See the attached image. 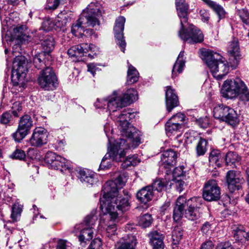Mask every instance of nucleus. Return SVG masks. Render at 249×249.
Instances as JSON below:
<instances>
[{
    "label": "nucleus",
    "instance_id": "f257e3e1",
    "mask_svg": "<svg viewBox=\"0 0 249 249\" xmlns=\"http://www.w3.org/2000/svg\"><path fill=\"white\" fill-rule=\"evenodd\" d=\"M125 174H120L115 179L107 181L102 189V197L100 198V208L104 213V220L109 218L111 221L117 219V210L122 212L129 209L128 200L130 197L127 190L120 191L127 181Z\"/></svg>",
    "mask_w": 249,
    "mask_h": 249
},
{
    "label": "nucleus",
    "instance_id": "f03ea898",
    "mask_svg": "<svg viewBox=\"0 0 249 249\" xmlns=\"http://www.w3.org/2000/svg\"><path fill=\"white\" fill-rule=\"evenodd\" d=\"M131 147L135 146H132V143L130 142V141L128 142L124 139L116 140L112 145L110 147H108V151L103 158L99 169H108L111 166L110 162L107 161V160L109 159L116 162H122L121 166L124 169L131 166H136L140 162L137 155L128 156L124 158L126 151Z\"/></svg>",
    "mask_w": 249,
    "mask_h": 249
},
{
    "label": "nucleus",
    "instance_id": "7ed1b4c3",
    "mask_svg": "<svg viewBox=\"0 0 249 249\" xmlns=\"http://www.w3.org/2000/svg\"><path fill=\"white\" fill-rule=\"evenodd\" d=\"M203 200L200 197H193L187 199L184 196H179L176 201L173 209V218L179 221L183 217L191 221H195L200 217Z\"/></svg>",
    "mask_w": 249,
    "mask_h": 249
},
{
    "label": "nucleus",
    "instance_id": "20e7f679",
    "mask_svg": "<svg viewBox=\"0 0 249 249\" xmlns=\"http://www.w3.org/2000/svg\"><path fill=\"white\" fill-rule=\"evenodd\" d=\"M136 114L132 112L130 108H127L119 112L117 114L112 113L111 118L119 124L121 134L127 138L132 146H138L141 143V132L131 125L129 121L135 118Z\"/></svg>",
    "mask_w": 249,
    "mask_h": 249
},
{
    "label": "nucleus",
    "instance_id": "39448f33",
    "mask_svg": "<svg viewBox=\"0 0 249 249\" xmlns=\"http://www.w3.org/2000/svg\"><path fill=\"white\" fill-rule=\"evenodd\" d=\"M200 57L216 79H221L229 72V66L228 62L223 60V57L219 53L202 49L200 50Z\"/></svg>",
    "mask_w": 249,
    "mask_h": 249
},
{
    "label": "nucleus",
    "instance_id": "423d86ee",
    "mask_svg": "<svg viewBox=\"0 0 249 249\" xmlns=\"http://www.w3.org/2000/svg\"><path fill=\"white\" fill-rule=\"evenodd\" d=\"M20 46L16 44L13 47L12 54L15 56L13 62L11 73V82L14 87H18V91H22L25 83V77L27 71V61L25 56L19 55Z\"/></svg>",
    "mask_w": 249,
    "mask_h": 249
},
{
    "label": "nucleus",
    "instance_id": "0eeeda50",
    "mask_svg": "<svg viewBox=\"0 0 249 249\" xmlns=\"http://www.w3.org/2000/svg\"><path fill=\"white\" fill-rule=\"evenodd\" d=\"M137 99V91L134 89H131L123 94H119L114 91L108 98L107 100H104L103 102L107 103V109L111 117L112 113L117 114L121 111L120 109L122 108L130 105Z\"/></svg>",
    "mask_w": 249,
    "mask_h": 249
},
{
    "label": "nucleus",
    "instance_id": "6e6552de",
    "mask_svg": "<svg viewBox=\"0 0 249 249\" xmlns=\"http://www.w3.org/2000/svg\"><path fill=\"white\" fill-rule=\"evenodd\" d=\"M221 91L223 96L228 98L238 97L244 102L249 101V90L239 78H236L233 80H226L222 86Z\"/></svg>",
    "mask_w": 249,
    "mask_h": 249
},
{
    "label": "nucleus",
    "instance_id": "1a4fd4ad",
    "mask_svg": "<svg viewBox=\"0 0 249 249\" xmlns=\"http://www.w3.org/2000/svg\"><path fill=\"white\" fill-rule=\"evenodd\" d=\"M213 114L215 118L226 122L234 126L239 122V117L236 111L232 108L223 104L216 105L213 109Z\"/></svg>",
    "mask_w": 249,
    "mask_h": 249
},
{
    "label": "nucleus",
    "instance_id": "9d476101",
    "mask_svg": "<svg viewBox=\"0 0 249 249\" xmlns=\"http://www.w3.org/2000/svg\"><path fill=\"white\" fill-rule=\"evenodd\" d=\"M101 16V5L97 1L92 2L83 11L78 19V22L80 24H86L88 23L93 25L97 24L99 26L100 22L98 18Z\"/></svg>",
    "mask_w": 249,
    "mask_h": 249
},
{
    "label": "nucleus",
    "instance_id": "9b49d317",
    "mask_svg": "<svg viewBox=\"0 0 249 249\" xmlns=\"http://www.w3.org/2000/svg\"><path fill=\"white\" fill-rule=\"evenodd\" d=\"M180 38L184 42L190 44L200 43L203 41L204 36L202 32L193 24L189 25L187 28L182 25L178 32Z\"/></svg>",
    "mask_w": 249,
    "mask_h": 249
},
{
    "label": "nucleus",
    "instance_id": "f8f14e48",
    "mask_svg": "<svg viewBox=\"0 0 249 249\" xmlns=\"http://www.w3.org/2000/svg\"><path fill=\"white\" fill-rule=\"evenodd\" d=\"M33 126L31 117L27 114L22 116L19 121L18 127L12 134V137L17 142H20L29 133Z\"/></svg>",
    "mask_w": 249,
    "mask_h": 249
},
{
    "label": "nucleus",
    "instance_id": "ddd939ff",
    "mask_svg": "<svg viewBox=\"0 0 249 249\" xmlns=\"http://www.w3.org/2000/svg\"><path fill=\"white\" fill-rule=\"evenodd\" d=\"M221 191L214 179L208 180L204 186L203 198L206 201H217L220 198Z\"/></svg>",
    "mask_w": 249,
    "mask_h": 249
},
{
    "label": "nucleus",
    "instance_id": "4468645a",
    "mask_svg": "<svg viewBox=\"0 0 249 249\" xmlns=\"http://www.w3.org/2000/svg\"><path fill=\"white\" fill-rule=\"evenodd\" d=\"M48 168L60 169L61 172L71 169L68 161L65 158L50 151H48Z\"/></svg>",
    "mask_w": 249,
    "mask_h": 249
},
{
    "label": "nucleus",
    "instance_id": "2eb2a0df",
    "mask_svg": "<svg viewBox=\"0 0 249 249\" xmlns=\"http://www.w3.org/2000/svg\"><path fill=\"white\" fill-rule=\"evenodd\" d=\"M125 22V18L124 17H119L116 19L114 27L116 42L123 53L124 52L126 47V42L123 33Z\"/></svg>",
    "mask_w": 249,
    "mask_h": 249
},
{
    "label": "nucleus",
    "instance_id": "dca6fc26",
    "mask_svg": "<svg viewBox=\"0 0 249 249\" xmlns=\"http://www.w3.org/2000/svg\"><path fill=\"white\" fill-rule=\"evenodd\" d=\"M47 130L42 127H36L28 141L29 144L34 147H40L46 143Z\"/></svg>",
    "mask_w": 249,
    "mask_h": 249
},
{
    "label": "nucleus",
    "instance_id": "f3484780",
    "mask_svg": "<svg viewBox=\"0 0 249 249\" xmlns=\"http://www.w3.org/2000/svg\"><path fill=\"white\" fill-rule=\"evenodd\" d=\"M73 232L78 237L79 241L82 246L85 245L93 237V229L85 227L84 225L76 224L74 227Z\"/></svg>",
    "mask_w": 249,
    "mask_h": 249
},
{
    "label": "nucleus",
    "instance_id": "a211bd4d",
    "mask_svg": "<svg viewBox=\"0 0 249 249\" xmlns=\"http://www.w3.org/2000/svg\"><path fill=\"white\" fill-rule=\"evenodd\" d=\"M97 24H91L88 23L86 24H79L78 19L76 22L73 24L71 26V31L73 35L78 37H82L83 35L86 36H90L94 34V31L92 29H86L87 27L91 26L95 27Z\"/></svg>",
    "mask_w": 249,
    "mask_h": 249
},
{
    "label": "nucleus",
    "instance_id": "6ab92c4d",
    "mask_svg": "<svg viewBox=\"0 0 249 249\" xmlns=\"http://www.w3.org/2000/svg\"><path fill=\"white\" fill-rule=\"evenodd\" d=\"M92 44L82 43L80 45L71 47L68 51V54L71 57L77 58L78 61H83L82 56L86 55L87 53L91 50Z\"/></svg>",
    "mask_w": 249,
    "mask_h": 249
},
{
    "label": "nucleus",
    "instance_id": "aec40b11",
    "mask_svg": "<svg viewBox=\"0 0 249 249\" xmlns=\"http://www.w3.org/2000/svg\"><path fill=\"white\" fill-rule=\"evenodd\" d=\"M175 5L178 16L180 19V26L182 27L183 23H187L188 20L189 4L185 0H175Z\"/></svg>",
    "mask_w": 249,
    "mask_h": 249
},
{
    "label": "nucleus",
    "instance_id": "412c9836",
    "mask_svg": "<svg viewBox=\"0 0 249 249\" xmlns=\"http://www.w3.org/2000/svg\"><path fill=\"white\" fill-rule=\"evenodd\" d=\"M77 177L82 182L87 185H93L98 182L97 174L87 169H80Z\"/></svg>",
    "mask_w": 249,
    "mask_h": 249
},
{
    "label": "nucleus",
    "instance_id": "4be33fe9",
    "mask_svg": "<svg viewBox=\"0 0 249 249\" xmlns=\"http://www.w3.org/2000/svg\"><path fill=\"white\" fill-rule=\"evenodd\" d=\"M165 92V102L166 108L169 112L179 104L178 97L174 89L171 87H166Z\"/></svg>",
    "mask_w": 249,
    "mask_h": 249
},
{
    "label": "nucleus",
    "instance_id": "5701e85b",
    "mask_svg": "<svg viewBox=\"0 0 249 249\" xmlns=\"http://www.w3.org/2000/svg\"><path fill=\"white\" fill-rule=\"evenodd\" d=\"M137 243L135 236L127 234L117 242L115 249H135Z\"/></svg>",
    "mask_w": 249,
    "mask_h": 249
},
{
    "label": "nucleus",
    "instance_id": "b1692460",
    "mask_svg": "<svg viewBox=\"0 0 249 249\" xmlns=\"http://www.w3.org/2000/svg\"><path fill=\"white\" fill-rule=\"evenodd\" d=\"M154 195V191L152 190L151 187L147 185L142 187L137 192L136 198L141 203L146 204L152 200Z\"/></svg>",
    "mask_w": 249,
    "mask_h": 249
},
{
    "label": "nucleus",
    "instance_id": "393cba45",
    "mask_svg": "<svg viewBox=\"0 0 249 249\" xmlns=\"http://www.w3.org/2000/svg\"><path fill=\"white\" fill-rule=\"evenodd\" d=\"M14 36L16 40L21 43H28L31 41V36L28 35L26 25H22L18 26L13 29Z\"/></svg>",
    "mask_w": 249,
    "mask_h": 249
},
{
    "label": "nucleus",
    "instance_id": "a878e982",
    "mask_svg": "<svg viewBox=\"0 0 249 249\" xmlns=\"http://www.w3.org/2000/svg\"><path fill=\"white\" fill-rule=\"evenodd\" d=\"M191 141H193L196 144L195 150L196 156L204 155L207 151V141L199 135L193 137Z\"/></svg>",
    "mask_w": 249,
    "mask_h": 249
},
{
    "label": "nucleus",
    "instance_id": "bb28decb",
    "mask_svg": "<svg viewBox=\"0 0 249 249\" xmlns=\"http://www.w3.org/2000/svg\"><path fill=\"white\" fill-rule=\"evenodd\" d=\"M104 215L101 219L100 225L104 229H106V235L109 238L114 240V237L115 236L116 233L117 227L115 222L117 219L113 221H111L110 219L109 218L108 220H104Z\"/></svg>",
    "mask_w": 249,
    "mask_h": 249
},
{
    "label": "nucleus",
    "instance_id": "cd10ccee",
    "mask_svg": "<svg viewBox=\"0 0 249 249\" xmlns=\"http://www.w3.org/2000/svg\"><path fill=\"white\" fill-rule=\"evenodd\" d=\"M0 18L2 24L1 34L2 42L6 41L9 43L14 41V40H16V37L14 36V33L12 34L8 29L9 26L8 21H9L10 18L6 17L5 19H2V17L0 16Z\"/></svg>",
    "mask_w": 249,
    "mask_h": 249
},
{
    "label": "nucleus",
    "instance_id": "c85d7f7f",
    "mask_svg": "<svg viewBox=\"0 0 249 249\" xmlns=\"http://www.w3.org/2000/svg\"><path fill=\"white\" fill-rule=\"evenodd\" d=\"M178 157L177 153L173 150L169 149L165 151L161 156V160L164 164V167L174 165Z\"/></svg>",
    "mask_w": 249,
    "mask_h": 249
},
{
    "label": "nucleus",
    "instance_id": "c756f323",
    "mask_svg": "<svg viewBox=\"0 0 249 249\" xmlns=\"http://www.w3.org/2000/svg\"><path fill=\"white\" fill-rule=\"evenodd\" d=\"M228 52L231 54L230 61H233V64L230 61L231 66L235 69L237 67L240 58L239 47L237 42H232L228 49Z\"/></svg>",
    "mask_w": 249,
    "mask_h": 249
},
{
    "label": "nucleus",
    "instance_id": "7c9ffc66",
    "mask_svg": "<svg viewBox=\"0 0 249 249\" xmlns=\"http://www.w3.org/2000/svg\"><path fill=\"white\" fill-rule=\"evenodd\" d=\"M164 236L162 234L157 231H153L150 233V243L153 249H163Z\"/></svg>",
    "mask_w": 249,
    "mask_h": 249
},
{
    "label": "nucleus",
    "instance_id": "2f4dec72",
    "mask_svg": "<svg viewBox=\"0 0 249 249\" xmlns=\"http://www.w3.org/2000/svg\"><path fill=\"white\" fill-rule=\"evenodd\" d=\"M48 90H54L59 86L58 78L52 68L48 67Z\"/></svg>",
    "mask_w": 249,
    "mask_h": 249
},
{
    "label": "nucleus",
    "instance_id": "473e14b6",
    "mask_svg": "<svg viewBox=\"0 0 249 249\" xmlns=\"http://www.w3.org/2000/svg\"><path fill=\"white\" fill-rule=\"evenodd\" d=\"M210 7L213 9L219 17V20L225 17L226 12L223 8L215 2L211 0H202Z\"/></svg>",
    "mask_w": 249,
    "mask_h": 249
},
{
    "label": "nucleus",
    "instance_id": "72a5a7b5",
    "mask_svg": "<svg viewBox=\"0 0 249 249\" xmlns=\"http://www.w3.org/2000/svg\"><path fill=\"white\" fill-rule=\"evenodd\" d=\"M97 219L98 217L96 215V211L93 210L89 214L87 215L85 217L83 222L80 224L84 225L85 227H89L93 229V226H94Z\"/></svg>",
    "mask_w": 249,
    "mask_h": 249
},
{
    "label": "nucleus",
    "instance_id": "f704fd0d",
    "mask_svg": "<svg viewBox=\"0 0 249 249\" xmlns=\"http://www.w3.org/2000/svg\"><path fill=\"white\" fill-rule=\"evenodd\" d=\"M167 184V181L165 179L157 178L148 186L151 187L152 190L154 191V194L156 195V192L160 193L164 190Z\"/></svg>",
    "mask_w": 249,
    "mask_h": 249
},
{
    "label": "nucleus",
    "instance_id": "c9c22d12",
    "mask_svg": "<svg viewBox=\"0 0 249 249\" xmlns=\"http://www.w3.org/2000/svg\"><path fill=\"white\" fill-rule=\"evenodd\" d=\"M183 236V231L179 227H176L172 231L173 249H180L178 245Z\"/></svg>",
    "mask_w": 249,
    "mask_h": 249
},
{
    "label": "nucleus",
    "instance_id": "e433bc0d",
    "mask_svg": "<svg viewBox=\"0 0 249 249\" xmlns=\"http://www.w3.org/2000/svg\"><path fill=\"white\" fill-rule=\"evenodd\" d=\"M47 52L44 51L36 54L34 58L33 62L36 68L40 69L43 66H46V55Z\"/></svg>",
    "mask_w": 249,
    "mask_h": 249
},
{
    "label": "nucleus",
    "instance_id": "4c0bfd02",
    "mask_svg": "<svg viewBox=\"0 0 249 249\" xmlns=\"http://www.w3.org/2000/svg\"><path fill=\"white\" fill-rule=\"evenodd\" d=\"M139 73L131 65L128 66L127 71V83L128 85L136 83L139 79Z\"/></svg>",
    "mask_w": 249,
    "mask_h": 249
},
{
    "label": "nucleus",
    "instance_id": "58836bf2",
    "mask_svg": "<svg viewBox=\"0 0 249 249\" xmlns=\"http://www.w3.org/2000/svg\"><path fill=\"white\" fill-rule=\"evenodd\" d=\"M22 206L19 204L18 202H16L12 206L11 217L13 222L17 221L20 218Z\"/></svg>",
    "mask_w": 249,
    "mask_h": 249
},
{
    "label": "nucleus",
    "instance_id": "ea45409f",
    "mask_svg": "<svg viewBox=\"0 0 249 249\" xmlns=\"http://www.w3.org/2000/svg\"><path fill=\"white\" fill-rule=\"evenodd\" d=\"M55 46V41L53 36L48 35V62L50 60V64H53L54 61V57L50 54Z\"/></svg>",
    "mask_w": 249,
    "mask_h": 249
},
{
    "label": "nucleus",
    "instance_id": "a19ab883",
    "mask_svg": "<svg viewBox=\"0 0 249 249\" xmlns=\"http://www.w3.org/2000/svg\"><path fill=\"white\" fill-rule=\"evenodd\" d=\"M181 128V124L172 123L168 121L165 125V129L167 134L170 136L172 134L178 132Z\"/></svg>",
    "mask_w": 249,
    "mask_h": 249
},
{
    "label": "nucleus",
    "instance_id": "79ce46f5",
    "mask_svg": "<svg viewBox=\"0 0 249 249\" xmlns=\"http://www.w3.org/2000/svg\"><path fill=\"white\" fill-rule=\"evenodd\" d=\"M238 155L233 152H229L225 156V160L227 166L231 168L235 166V162L238 160Z\"/></svg>",
    "mask_w": 249,
    "mask_h": 249
},
{
    "label": "nucleus",
    "instance_id": "37998d69",
    "mask_svg": "<svg viewBox=\"0 0 249 249\" xmlns=\"http://www.w3.org/2000/svg\"><path fill=\"white\" fill-rule=\"evenodd\" d=\"M153 219L151 214L145 213L141 216L138 221V224L142 228H145L149 227L152 224Z\"/></svg>",
    "mask_w": 249,
    "mask_h": 249
},
{
    "label": "nucleus",
    "instance_id": "c03bdc74",
    "mask_svg": "<svg viewBox=\"0 0 249 249\" xmlns=\"http://www.w3.org/2000/svg\"><path fill=\"white\" fill-rule=\"evenodd\" d=\"M185 61L184 60H176L172 71V78H175L178 75V74L182 72L185 66Z\"/></svg>",
    "mask_w": 249,
    "mask_h": 249
},
{
    "label": "nucleus",
    "instance_id": "a18cd8bd",
    "mask_svg": "<svg viewBox=\"0 0 249 249\" xmlns=\"http://www.w3.org/2000/svg\"><path fill=\"white\" fill-rule=\"evenodd\" d=\"M37 83L40 88L46 90L47 88V71L46 68L39 72L37 78Z\"/></svg>",
    "mask_w": 249,
    "mask_h": 249
},
{
    "label": "nucleus",
    "instance_id": "49530a36",
    "mask_svg": "<svg viewBox=\"0 0 249 249\" xmlns=\"http://www.w3.org/2000/svg\"><path fill=\"white\" fill-rule=\"evenodd\" d=\"M221 158L220 152L218 150H212L209 155V161L213 163H215L216 165L220 166L219 160Z\"/></svg>",
    "mask_w": 249,
    "mask_h": 249
},
{
    "label": "nucleus",
    "instance_id": "de8ad7c7",
    "mask_svg": "<svg viewBox=\"0 0 249 249\" xmlns=\"http://www.w3.org/2000/svg\"><path fill=\"white\" fill-rule=\"evenodd\" d=\"M242 181V178L236 179V180H234V181L231 183L232 184L231 186V182L227 183L230 192L232 193L235 191L240 190L242 188L241 184Z\"/></svg>",
    "mask_w": 249,
    "mask_h": 249
},
{
    "label": "nucleus",
    "instance_id": "09e8293b",
    "mask_svg": "<svg viewBox=\"0 0 249 249\" xmlns=\"http://www.w3.org/2000/svg\"><path fill=\"white\" fill-rule=\"evenodd\" d=\"M10 157L13 159L18 160H24L26 158L25 152L20 149H17L10 155Z\"/></svg>",
    "mask_w": 249,
    "mask_h": 249
},
{
    "label": "nucleus",
    "instance_id": "8fccbe9b",
    "mask_svg": "<svg viewBox=\"0 0 249 249\" xmlns=\"http://www.w3.org/2000/svg\"><path fill=\"white\" fill-rule=\"evenodd\" d=\"M247 232L243 230L242 229L237 228V229L234 231L233 237L236 241H239L242 240L243 238L246 239Z\"/></svg>",
    "mask_w": 249,
    "mask_h": 249
},
{
    "label": "nucleus",
    "instance_id": "3c124183",
    "mask_svg": "<svg viewBox=\"0 0 249 249\" xmlns=\"http://www.w3.org/2000/svg\"><path fill=\"white\" fill-rule=\"evenodd\" d=\"M1 123L5 124H9L11 125L13 124V117L9 112L3 113L0 119Z\"/></svg>",
    "mask_w": 249,
    "mask_h": 249
},
{
    "label": "nucleus",
    "instance_id": "603ef678",
    "mask_svg": "<svg viewBox=\"0 0 249 249\" xmlns=\"http://www.w3.org/2000/svg\"><path fill=\"white\" fill-rule=\"evenodd\" d=\"M238 15L243 22L249 24V12L248 10L244 9L239 10Z\"/></svg>",
    "mask_w": 249,
    "mask_h": 249
},
{
    "label": "nucleus",
    "instance_id": "864d4df0",
    "mask_svg": "<svg viewBox=\"0 0 249 249\" xmlns=\"http://www.w3.org/2000/svg\"><path fill=\"white\" fill-rule=\"evenodd\" d=\"M12 113L15 117H18L19 116V112L22 110L21 104L19 101L14 102L11 108Z\"/></svg>",
    "mask_w": 249,
    "mask_h": 249
},
{
    "label": "nucleus",
    "instance_id": "5fc2aeb1",
    "mask_svg": "<svg viewBox=\"0 0 249 249\" xmlns=\"http://www.w3.org/2000/svg\"><path fill=\"white\" fill-rule=\"evenodd\" d=\"M185 116L184 114L181 113H177L172 116L169 121L172 123H178L182 124L185 120Z\"/></svg>",
    "mask_w": 249,
    "mask_h": 249
},
{
    "label": "nucleus",
    "instance_id": "6e6d98bb",
    "mask_svg": "<svg viewBox=\"0 0 249 249\" xmlns=\"http://www.w3.org/2000/svg\"><path fill=\"white\" fill-rule=\"evenodd\" d=\"M212 224L209 222H205L202 224L201 231L203 235L208 236L212 231Z\"/></svg>",
    "mask_w": 249,
    "mask_h": 249
},
{
    "label": "nucleus",
    "instance_id": "4d7b16f0",
    "mask_svg": "<svg viewBox=\"0 0 249 249\" xmlns=\"http://www.w3.org/2000/svg\"><path fill=\"white\" fill-rule=\"evenodd\" d=\"M196 123L201 128H206L210 124L209 119L207 117H201L196 120Z\"/></svg>",
    "mask_w": 249,
    "mask_h": 249
},
{
    "label": "nucleus",
    "instance_id": "13d9d810",
    "mask_svg": "<svg viewBox=\"0 0 249 249\" xmlns=\"http://www.w3.org/2000/svg\"><path fill=\"white\" fill-rule=\"evenodd\" d=\"M236 179H241L239 177H238L235 173V172L232 170L229 171L226 175V182H231V183L232 181H234V180H236ZM232 185V184L231 183V186Z\"/></svg>",
    "mask_w": 249,
    "mask_h": 249
},
{
    "label": "nucleus",
    "instance_id": "bf43d9fd",
    "mask_svg": "<svg viewBox=\"0 0 249 249\" xmlns=\"http://www.w3.org/2000/svg\"><path fill=\"white\" fill-rule=\"evenodd\" d=\"M172 185H175L177 190L179 193L184 190L186 186V184L184 181L181 179H176L174 181V183H172Z\"/></svg>",
    "mask_w": 249,
    "mask_h": 249
},
{
    "label": "nucleus",
    "instance_id": "052dcab7",
    "mask_svg": "<svg viewBox=\"0 0 249 249\" xmlns=\"http://www.w3.org/2000/svg\"><path fill=\"white\" fill-rule=\"evenodd\" d=\"M66 0H53V1L48 2V10L53 11L56 9L59 4Z\"/></svg>",
    "mask_w": 249,
    "mask_h": 249
},
{
    "label": "nucleus",
    "instance_id": "680f3d73",
    "mask_svg": "<svg viewBox=\"0 0 249 249\" xmlns=\"http://www.w3.org/2000/svg\"><path fill=\"white\" fill-rule=\"evenodd\" d=\"M102 242L101 239L96 238L93 240L88 249H101Z\"/></svg>",
    "mask_w": 249,
    "mask_h": 249
},
{
    "label": "nucleus",
    "instance_id": "e2e57ef3",
    "mask_svg": "<svg viewBox=\"0 0 249 249\" xmlns=\"http://www.w3.org/2000/svg\"><path fill=\"white\" fill-rule=\"evenodd\" d=\"M184 166H180L176 167L173 171V176L175 177H180L182 176H184L185 175V172H184Z\"/></svg>",
    "mask_w": 249,
    "mask_h": 249
},
{
    "label": "nucleus",
    "instance_id": "0e129e2a",
    "mask_svg": "<svg viewBox=\"0 0 249 249\" xmlns=\"http://www.w3.org/2000/svg\"><path fill=\"white\" fill-rule=\"evenodd\" d=\"M8 192H4L3 200L7 203H11L16 200L15 196L10 195Z\"/></svg>",
    "mask_w": 249,
    "mask_h": 249
},
{
    "label": "nucleus",
    "instance_id": "69168bd1",
    "mask_svg": "<svg viewBox=\"0 0 249 249\" xmlns=\"http://www.w3.org/2000/svg\"><path fill=\"white\" fill-rule=\"evenodd\" d=\"M104 100H107V99L101 100L97 99L94 104L95 107L98 108H105V107L107 105V103L104 102Z\"/></svg>",
    "mask_w": 249,
    "mask_h": 249
},
{
    "label": "nucleus",
    "instance_id": "338daca9",
    "mask_svg": "<svg viewBox=\"0 0 249 249\" xmlns=\"http://www.w3.org/2000/svg\"><path fill=\"white\" fill-rule=\"evenodd\" d=\"M213 243L211 241H208L202 244L201 249H213Z\"/></svg>",
    "mask_w": 249,
    "mask_h": 249
},
{
    "label": "nucleus",
    "instance_id": "774afa93",
    "mask_svg": "<svg viewBox=\"0 0 249 249\" xmlns=\"http://www.w3.org/2000/svg\"><path fill=\"white\" fill-rule=\"evenodd\" d=\"M200 14L201 17V19L204 22L208 21L209 19V14L208 12L204 10L200 11Z\"/></svg>",
    "mask_w": 249,
    "mask_h": 249
}]
</instances>
